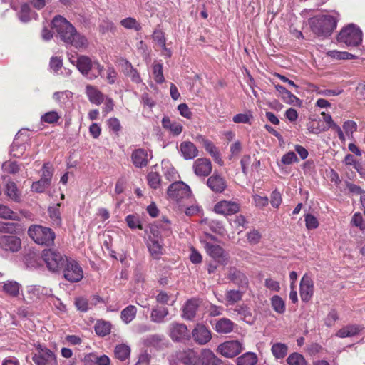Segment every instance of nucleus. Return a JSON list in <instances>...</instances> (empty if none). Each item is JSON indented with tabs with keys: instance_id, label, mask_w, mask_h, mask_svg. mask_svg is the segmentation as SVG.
Here are the masks:
<instances>
[{
	"instance_id": "nucleus-25",
	"label": "nucleus",
	"mask_w": 365,
	"mask_h": 365,
	"mask_svg": "<svg viewBox=\"0 0 365 365\" xmlns=\"http://www.w3.org/2000/svg\"><path fill=\"white\" fill-rule=\"evenodd\" d=\"M193 168L196 175L200 177L207 176L212 171L211 161H195Z\"/></svg>"
},
{
	"instance_id": "nucleus-27",
	"label": "nucleus",
	"mask_w": 365,
	"mask_h": 365,
	"mask_svg": "<svg viewBox=\"0 0 365 365\" xmlns=\"http://www.w3.org/2000/svg\"><path fill=\"white\" fill-rule=\"evenodd\" d=\"M361 329L362 328L359 325L349 324L340 329L337 331L336 336L340 338L351 337L357 335Z\"/></svg>"
},
{
	"instance_id": "nucleus-39",
	"label": "nucleus",
	"mask_w": 365,
	"mask_h": 365,
	"mask_svg": "<svg viewBox=\"0 0 365 365\" xmlns=\"http://www.w3.org/2000/svg\"><path fill=\"white\" fill-rule=\"evenodd\" d=\"M197 140L202 144L205 150L210 154L212 158H216L218 155V150L212 142L205 138L204 136L199 135Z\"/></svg>"
},
{
	"instance_id": "nucleus-12",
	"label": "nucleus",
	"mask_w": 365,
	"mask_h": 365,
	"mask_svg": "<svg viewBox=\"0 0 365 365\" xmlns=\"http://www.w3.org/2000/svg\"><path fill=\"white\" fill-rule=\"evenodd\" d=\"M36 349L38 353L32 356V360L36 365H48L56 363V355L51 350L41 344H38Z\"/></svg>"
},
{
	"instance_id": "nucleus-36",
	"label": "nucleus",
	"mask_w": 365,
	"mask_h": 365,
	"mask_svg": "<svg viewBox=\"0 0 365 365\" xmlns=\"http://www.w3.org/2000/svg\"><path fill=\"white\" fill-rule=\"evenodd\" d=\"M137 308L134 305H128L120 313L121 320L126 324L130 323L136 317Z\"/></svg>"
},
{
	"instance_id": "nucleus-45",
	"label": "nucleus",
	"mask_w": 365,
	"mask_h": 365,
	"mask_svg": "<svg viewBox=\"0 0 365 365\" xmlns=\"http://www.w3.org/2000/svg\"><path fill=\"white\" fill-rule=\"evenodd\" d=\"M60 205V203H58L54 206L49 207L48 210L49 217L52 223L57 226L61 224V217L59 208Z\"/></svg>"
},
{
	"instance_id": "nucleus-47",
	"label": "nucleus",
	"mask_w": 365,
	"mask_h": 365,
	"mask_svg": "<svg viewBox=\"0 0 365 365\" xmlns=\"http://www.w3.org/2000/svg\"><path fill=\"white\" fill-rule=\"evenodd\" d=\"M272 309L278 314H283L285 312V303L282 298L278 295L273 296L271 299Z\"/></svg>"
},
{
	"instance_id": "nucleus-37",
	"label": "nucleus",
	"mask_w": 365,
	"mask_h": 365,
	"mask_svg": "<svg viewBox=\"0 0 365 365\" xmlns=\"http://www.w3.org/2000/svg\"><path fill=\"white\" fill-rule=\"evenodd\" d=\"M258 361L257 356L254 352H246L237 359V365H256Z\"/></svg>"
},
{
	"instance_id": "nucleus-20",
	"label": "nucleus",
	"mask_w": 365,
	"mask_h": 365,
	"mask_svg": "<svg viewBox=\"0 0 365 365\" xmlns=\"http://www.w3.org/2000/svg\"><path fill=\"white\" fill-rule=\"evenodd\" d=\"M163 339L162 335L150 334L144 337L142 340V343L146 347L160 350L164 347Z\"/></svg>"
},
{
	"instance_id": "nucleus-55",
	"label": "nucleus",
	"mask_w": 365,
	"mask_h": 365,
	"mask_svg": "<svg viewBox=\"0 0 365 365\" xmlns=\"http://www.w3.org/2000/svg\"><path fill=\"white\" fill-rule=\"evenodd\" d=\"M289 365H307L304 357L299 353H292L287 359Z\"/></svg>"
},
{
	"instance_id": "nucleus-29",
	"label": "nucleus",
	"mask_w": 365,
	"mask_h": 365,
	"mask_svg": "<svg viewBox=\"0 0 365 365\" xmlns=\"http://www.w3.org/2000/svg\"><path fill=\"white\" fill-rule=\"evenodd\" d=\"M21 285L14 280H7L4 282L2 291L7 295L16 297L19 294Z\"/></svg>"
},
{
	"instance_id": "nucleus-22",
	"label": "nucleus",
	"mask_w": 365,
	"mask_h": 365,
	"mask_svg": "<svg viewBox=\"0 0 365 365\" xmlns=\"http://www.w3.org/2000/svg\"><path fill=\"white\" fill-rule=\"evenodd\" d=\"M180 150L185 160H192L198 153L196 146L190 141L182 142L180 145Z\"/></svg>"
},
{
	"instance_id": "nucleus-3",
	"label": "nucleus",
	"mask_w": 365,
	"mask_h": 365,
	"mask_svg": "<svg viewBox=\"0 0 365 365\" xmlns=\"http://www.w3.org/2000/svg\"><path fill=\"white\" fill-rule=\"evenodd\" d=\"M29 236L37 244L51 246L56 238L55 232L49 227L33 225L28 229Z\"/></svg>"
},
{
	"instance_id": "nucleus-5",
	"label": "nucleus",
	"mask_w": 365,
	"mask_h": 365,
	"mask_svg": "<svg viewBox=\"0 0 365 365\" xmlns=\"http://www.w3.org/2000/svg\"><path fill=\"white\" fill-rule=\"evenodd\" d=\"M42 259L50 271L57 272L65 266L68 257L57 250L46 249L42 252Z\"/></svg>"
},
{
	"instance_id": "nucleus-7",
	"label": "nucleus",
	"mask_w": 365,
	"mask_h": 365,
	"mask_svg": "<svg viewBox=\"0 0 365 365\" xmlns=\"http://www.w3.org/2000/svg\"><path fill=\"white\" fill-rule=\"evenodd\" d=\"M30 140V132L27 129L20 130L15 136L14 142L11 146L10 155L12 158H26L27 156H24L26 145L29 144Z\"/></svg>"
},
{
	"instance_id": "nucleus-26",
	"label": "nucleus",
	"mask_w": 365,
	"mask_h": 365,
	"mask_svg": "<svg viewBox=\"0 0 365 365\" xmlns=\"http://www.w3.org/2000/svg\"><path fill=\"white\" fill-rule=\"evenodd\" d=\"M207 185L213 192H222L226 187L225 180L219 175L210 177L207 179Z\"/></svg>"
},
{
	"instance_id": "nucleus-44",
	"label": "nucleus",
	"mask_w": 365,
	"mask_h": 365,
	"mask_svg": "<svg viewBox=\"0 0 365 365\" xmlns=\"http://www.w3.org/2000/svg\"><path fill=\"white\" fill-rule=\"evenodd\" d=\"M231 280L237 284L240 287L247 288L248 285V279L247 277L240 271L235 270L231 274Z\"/></svg>"
},
{
	"instance_id": "nucleus-24",
	"label": "nucleus",
	"mask_w": 365,
	"mask_h": 365,
	"mask_svg": "<svg viewBox=\"0 0 365 365\" xmlns=\"http://www.w3.org/2000/svg\"><path fill=\"white\" fill-rule=\"evenodd\" d=\"M197 308V300L194 299L187 300L183 307L182 317L186 319H192L196 315Z\"/></svg>"
},
{
	"instance_id": "nucleus-54",
	"label": "nucleus",
	"mask_w": 365,
	"mask_h": 365,
	"mask_svg": "<svg viewBox=\"0 0 365 365\" xmlns=\"http://www.w3.org/2000/svg\"><path fill=\"white\" fill-rule=\"evenodd\" d=\"M60 118L61 115L58 113L55 110H51L41 115V122L48 124H53L57 123Z\"/></svg>"
},
{
	"instance_id": "nucleus-58",
	"label": "nucleus",
	"mask_w": 365,
	"mask_h": 365,
	"mask_svg": "<svg viewBox=\"0 0 365 365\" xmlns=\"http://www.w3.org/2000/svg\"><path fill=\"white\" fill-rule=\"evenodd\" d=\"M149 186L153 189H157L160 185V176L155 172H150L147 175Z\"/></svg>"
},
{
	"instance_id": "nucleus-43",
	"label": "nucleus",
	"mask_w": 365,
	"mask_h": 365,
	"mask_svg": "<svg viewBox=\"0 0 365 365\" xmlns=\"http://www.w3.org/2000/svg\"><path fill=\"white\" fill-rule=\"evenodd\" d=\"M0 218L17 221L20 217L7 205L0 204Z\"/></svg>"
},
{
	"instance_id": "nucleus-56",
	"label": "nucleus",
	"mask_w": 365,
	"mask_h": 365,
	"mask_svg": "<svg viewBox=\"0 0 365 365\" xmlns=\"http://www.w3.org/2000/svg\"><path fill=\"white\" fill-rule=\"evenodd\" d=\"M120 24L125 29H135L139 31L141 29L140 24L136 21L135 19L132 17H128L120 21Z\"/></svg>"
},
{
	"instance_id": "nucleus-61",
	"label": "nucleus",
	"mask_w": 365,
	"mask_h": 365,
	"mask_svg": "<svg viewBox=\"0 0 365 365\" xmlns=\"http://www.w3.org/2000/svg\"><path fill=\"white\" fill-rule=\"evenodd\" d=\"M125 221L130 229L143 230V226L138 216L133 215H128L125 217Z\"/></svg>"
},
{
	"instance_id": "nucleus-62",
	"label": "nucleus",
	"mask_w": 365,
	"mask_h": 365,
	"mask_svg": "<svg viewBox=\"0 0 365 365\" xmlns=\"http://www.w3.org/2000/svg\"><path fill=\"white\" fill-rule=\"evenodd\" d=\"M351 224L353 226L357 227L364 232L365 230V220L363 218V216L359 212H356L352 216Z\"/></svg>"
},
{
	"instance_id": "nucleus-41",
	"label": "nucleus",
	"mask_w": 365,
	"mask_h": 365,
	"mask_svg": "<svg viewBox=\"0 0 365 365\" xmlns=\"http://www.w3.org/2000/svg\"><path fill=\"white\" fill-rule=\"evenodd\" d=\"M271 351L276 359H283L287 354L288 346L283 343H274L272 346Z\"/></svg>"
},
{
	"instance_id": "nucleus-34",
	"label": "nucleus",
	"mask_w": 365,
	"mask_h": 365,
	"mask_svg": "<svg viewBox=\"0 0 365 365\" xmlns=\"http://www.w3.org/2000/svg\"><path fill=\"white\" fill-rule=\"evenodd\" d=\"M130 347L126 344L116 345L114 349L115 356L121 361H125L130 357Z\"/></svg>"
},
{
	"instance_id": "nucleus-9",
	"label": "nucleus",
	"mask_w": 365,
	"mask_h": 365,
	"mask_svg": "<svg viewBox=\"0 0 365 365\" xmlns=\"http://www.w3.org/2000/svg\"><path fill=\"white\" fill-rule=\"evenodd\" d=\"M146 245L154 259H159L164 253L163 239L158 232H152L148 235Z\"/></svg>"
},
{
	"instance_id": "nucleus-10",
	"label": "nucleus",
	"mask_w": 365,
	"mask_h": 365,
	"mask_svg": "<svg viewBox=\"0 0 365 365\" xmlns=\"http://www.w3.org/2000/svg\"><path fill=\"white\" fill-rule=\"evenodd\" d=\"M167 194L171 200L180 202L182 199L188 198L191 190L190 187L182 181H175L170 185Z\"/></svg>"
},
{
	"instance_id": "nucleus-48",
	"label": "nucleus",
	"mask_w": 365,
	"mask_h": 365,
	"mask_svg": "<svg viewBox=\"0 0 365 365\" xmlns=\"http://www.w3.org/2000/svg\"><path fill=\"white\" fill-rule=\"evenodd\" d=\"M20 225L16 222H6L0 221V234H14L19 230Z\"/></svg>"
},
{
	"instance_id": "nucleus-33",
	"label": "nucleus",
	"mask_w": 365,
	"mask_h": 365,
	"mask_svg": "<svg viewBox=\"0 0 365 365\" xmlns=\"http://www.w3.org/2000/svg\"><path fill=\"white\" fill-rule=\"evenodd\" d=\"M168 309L165 307H155L153 308L150 313V319L155 323H163L165 322V318L168 315Z\"/></svg>"
},
{
	"instance_id": "nucleus-19",
	"label": "nucleus",
	"mask_w": 365,
	"mask_h": 365,
	"mask_svg": "<svg viewBox=\"0 0 365 365\" xmlns=\"http://www.w3.org/2000/svg\"><path fill=\"white\" fill-rule=\"evenodd\" d=\"M195 341L200 345L208 343L212 339L210 331L202 324H197L192 332Z\"/></svg>"
},
{
	"instance_id": "nucleus-30",
	"label": "nucleus",
	"mask_w": 365,
	"mask_h": 365,
	"mask_svg": "<svg viewBox=\"0 0 365 365\" xmlns=\"http://www.w3.org/2000/svg\"><path fill=\"white\" fill-rule=\"evenodd\" d=\"M234 323L227 318L219 319L215 326V329L220 334H228L233 330Z\"/></svg>"
},
{
	"instance_id": "nucleus-31",
	"label": "nucleus",
	"mask_w": 365,
	"mask_h": 365,
	"mask_svg": "<svg viewBox=\"0 0 365 365\" xmlns=\"http://www.w3.org/2000/svg\"><path fill=\"white\" fill-rule=\"evenodd\" d=\"M275 89L282 95V98L286 103L289 104H297L300 103L301 101L299 98L296 97L289 91L281 85H275Z\"/></svg>"
},
{
	"instance_id": "nucleus-4",
	"label": "nucleus",
	"mask_w": 365,
	"mask_h": 365,
	"mask_svg": "<svg viewBox=\"0 0 365 365\" xmlns=\"http://www.w3.org/2000/svg\"><path fill=\"white\" fill-rule=\"evenodd\" d=\"M76 67L81 74L89 79L97 78L103 71V66L96 60L88 56H80L76 59Z\"/></svg>"
},
{
	"instance_id": "nucleus-35",
	"label": "nucleus",
	"mask_w": 365,
	"mask_h": 365,
	"mask_svg": "<svg viewBox=\"0 0 365 365\" xmlns=\"http://www.w3.org/2000/svg\"><path fill=\"white\" fill-rule=\"evenodd\" d=\"M36 16V13L31 11L27 4H21L20 11L18 13V16L21 21L28 22L31 19H35Z\"/></svg>"
},
{
	"instance_id": "nucleus-18",
	"label": "nucleus",
	"mask_w": 365,
	"mask_h": 365,
	"mask_svg": "<svg viewBox=\"0 0 365 365\" xmlns=\"http://www.w3.org/2000/svg\"><path fill=\"white\" fill-rule=\"evenodd\" d=\"M240 210V205L236 202L222 200L218 202L214 207L215 212L224 215H231L237 213Z\"/></svg>"
},
{
	"instance_id": "nucleus-1",
	"label": "nucleus",
	"mask_w": 365,
	"mask_h": 365,
	"mask_svg": "<svg viewBox=\"0 0 365 365\" xmlns=\"http://www.w3.org/2000/svg\"><path fill=\"white\" fill-rule=\"evenodd\" d=\"M53 29L61 39L78 50L88 47V41L86 37L78 33L74 26L61 16H56L52 21Z\"/></svg>"
},
{
	"instance_id": "nucleus-59",
	"label": "nucleus",
	"mask_w": 365,
	"mask_h": 365,
	"mask_svg": "<svg viewBox=\"0 0 365 365\" xmlns=\"http://www.w3.org/2000/svg\"><path fill=\"white\" fill-rule=\"evenodd\" d=\"M153 74L157 83H162L165 81L162 63H155L153 66Z\"/></svg>"
},
{
	"instance_id": "nucleus-51",
	"label": "nucleus",
	"mask_w": 365,
	"mask_h": 365,
	"mask_svg": "<svg viewBox=\"0 0 365 365\" xmlns=\"http://www.w3.org/2000/svg\"><path fill=\"white\" fill-rule=\"evenodd\" d=\"M242 295L243 292L231 289L227 291L225 298L228 304H234L242 299Z\"/></svg>"
},
{
	"instance_id": "nucleus-28",
	"label": "nucleus",
	"mask_w": 365,
	"mask_h": 365,
	"mask_svg": "<svg viewBox=\"0 0 365 365\" xmlns=\"http://www.w3.org/2000/svg\"><path fill=\"white\" fill-rule=\"evenodd\" d=\"M24 299L29 302H36L41 300L40 285L26 286Z\"/></svg>"
},
{
	"instance_id": "nucleus-64",
	"label": "nucleus",
	"mask_w": 365,
	"mask_h": 365,
	"mask_svg": "<svg viewBox=\"0 0 365 365\" xmlns=\"http://www.w3.org/2000/svg\"><path fill=\"white\" fill-rule=\"evenodd\" d=\"M307 128L309 132L314 134L327 130V128H323L320 125V121L317 120H311L307 124Z\"/></svg>"
},
{
	"instance_id": "nucleus-13",
	"label": "nucleus",
	"mask_w": 365,
	"mask_h": 365,
	"mask_svg": "<svg viewBox=\"0 0 365 365\" xmlns=\"http://www.w3.org/2000/svg\"><path fill=\"white\" fill-rule=\"evenodd\" d=\"M243 349L242 344L237 340L227 341L220 344L217 351L227 358H232L238 355Z\"/></svg>"
},
{
	"instance_id": "nucleus-46",
	"label": "nucleus",
	"mask_w": 365,
	"mask_h": 365,
	"mask_svg": "<svg viewBox=\"0 0 365 365\" xmlns=\"http://www.w3.org/2000/svg\"><path fill=\"white\" fill-rule=\"evenodd\" d=\"M153 38L154 41H155L159 46L161 47L163 50L165 51V55L168 57L171 56V52L170 50L167 49L166 45H165V38L164 36V33L160 30H155L153 32Z\"/></svg>"
},
{
	"instance_id": "nucleus-63",
	"label": "nucleus",
	"mask_w": 365,
	"mask_h": 365,
	"mask_svg": "<svg viewBox=\"0 0 365 365\" xmlns=\"http://www.w3.org/2000/svg\"><path fill=\"white\" fill-rule=\"evenodd\" d=\"M304 221L306 228L307 230H314L319 227V221L316 217L312 214H307L304 215Z\"/></svg>"
},
{
	"instance_id": "nucleus-53",
	"label": "nucleus",
	"mask_w": 365,
	"mask_h": 365,
	"mask_svg": "<svg viewBox=\"0 0 365 365\" xmlns=\"http://www.w3.org/2000/svg\"><path fill=\"white\" fill-rule=\"evenodd\" d=\"M328 56L337 60H350L356 58V56L350 53L336 50L329 51Z\"/></svg>"
},
{
	"instance_id": "nucleus-40",
	"label": "nucleus",
	"mask_w": 365,
	"mask_h": 365,
	"mask_svg": "<svg viewBox=\"0 0 365 365\" xmlns=\"http://www.w3.org/2000/svg\"><path fill=\"white\" fill-rule=\"evenodd\" d=\"M96 334L99 336H105L110 334L111 324L104 320H98L94 326Z\"/></svg>"
},
{
	"instance_id": "nucleus-6",
	"label": "nucleus",
	"mask_w": 365,
	"mask_h": 365,
	"mask_svg": "<svg viewBox=\"0 0 365 365\" xmlns=\"http://www.w3.org/2000/svg\"><path fill=\"white\" fill-rule=\"evenodd\" d=\"M337 40L347 46H356L362 41V31L359 27L351 24L340 31Z\"/></svg>"
},
{
	"instance_id": "nucleus-17",
	"label": "nucleus",
	"mask_w": 365,
	"mask_h": 365,
	"mask_svg": "<svg viewBox=\"0 0 365 365\" xmlns=\"http://www.w3.org/2000/svg\"><path fill=\"white\" fill-rule=\"evenodd\" d=\"M300 297L303 302H308L314 294V283L307 274H305L300 282Z\"/></svg>"
},
{
	"instance_id": "nucleus-8",
	"label": "nucleus",
	"mask_w": 365,
	"mask_h": 365,
	"mask_svg": "<svg viewBox=\"0 0 365 365\" xmlns=\"http://www.w3.org/2000/svg\"><path fill=\"white\" fill-rule=\"evenodd\" d=\"M170 365H200V358L192 349L176 351L169 358Z\"/></svg>"
},
{
	"instance_id": "nucleus-2",
	"label": "nucleus",
	"mask_w": 365,
	"mask_h": 365,
	"mask_svg": "<svg viewBox=\"0 0 365 365\" xmlns=\"http://www.w3.org/2000/svg\"><path fill=\"white\" fill-rule=\"evenodd\" d=\"M339 14H323L315 16L309 19L312 31L318 36H329L336 28Z\"/></svg>"
},
{
	"instance_id": "nucleus-15",
	"label": "nucleus",
	"mask_w": 365,
	"mask_h": 365,
	"mask_svg": "<svg viewBox=\"0 0 365 365\" xmlns=\"http://www.w3.org/2000/svg\"><path fill=\"white\" fill-rule=\"evenodd\" d=\"M21 247V240L16 235H1L0 236V248L9 252H16Z\"/></svg>"
},
{
	"instance_id": "nucleus-32",
	"label": "nucleus",
	"mask_w": 365,
	"mask_h": 365,
	"mask_svg": "<svg viewBox=\"0 0 365 365\" xmlns=\"http://www.w3.org/2000/svg\"><path fill=\"white\" fill-rule=\"evenodd\" d=\"M220 359L210 349H204L201 353L200 364L202 365H217Z\"/></svg>"
},
{
	"instance_id": "nucleus-21",
	"label": "nucleus",
	"mask_w": 365,
	"mask_h": 365,
	"mask_svg": "<svg viewBox=\"0 0 365 365\" xmlns=\"http://www.w3.org/2000/svg\"><path fill=\"white\" fill-rule=\"evenodd\" d=\"M4 192L10 200L14 202H20L21 201L22 192L18 188L14 182L8 181L6 182Z\"/></svg>"
},
{
	"instance_id": "nucleus-38",
	"label": "nucleus",
	"mask_w": 365,
	"mask_h": 365,
	"mask_svg": "<svg viewBox=\"0 0 365 365\" xmlns=\"http://www.w3.org/2000/svg\"><path fill=\"white\" fill-rule=\"evenodd\" d=\"M163 170L165 178L169 181H177L179 175L177 170L169 163V161H162Z\"/></svg>"
},
{
	"instance_id": "nucleus-52",
	"label": "nucleus",
	"mask_w": 365,
	"mask_h": 365,
	"mask_svg": "<svg viewBox=\"0 0 365 365\" xmlns=\"http://www.w3.org/2000/svg\"><path fill=\"white\" fill-rule=\"evenodd\" d=\"M156 301L162 304L173 305L176 301V297L168 294L165 292L161 291L156 296Z\"/></svg>"
},
{
	"instance_id": "nucleus-60",
	"label": "nucleus",
	"mask_w": 365,
	"mask_h": 365,
	"mask_svg": "<svg viewBox=\"0 0 365 365\" xmlns=\"http://www.w3.org/2000/svg\"><path fill=\"white\" fill-rule=\"evenodd\" d=\"M51 184L45 180L40 179L38 181L34 182L31 185V190L37 193L43 192L47 188L50 187Z\"/></svg>"
},
{
	"instance_id": "nucleus-11",
	"label": "nucleus",
	"mask_w": 365,
	"mask_h": 365,
	"mask_svg": "<svg viewBox=\"0 0 365 365\" xmlns=\"http://www.w3.org/2000/svg\"><path fill=\"white\" fill-rule=\"evenodd\" d=\"M61 270H63L64 278L71 282H79L83 277L81 267L76 260L71 258H68Z\"/></svg>"
},
{
	"instance_id": "nucleus-42",
	"label": "nucleus",
	"mask_w": 365,
	"mask_h": 365,
	"mask_svg": "<svg viewBox=\"0 0 365 365\" xmlns=\"http://www.w3.org/2000/svg\"><path fill=\"white\" fill-rule=\"evenodd\" d=\"M90 361L97 365H110V359L106 355L89 354L85 357V363L88 365Z\"/></svg>"
},
{
	"instance_id": "nucleus-16",
	"label": "nucleus",
	"mask_w": 365,
	"mask_h": 365,
	"mask_svg": "<svg viewBox=\"0 0 365 365\" xmlns=\"http://www.w3.org/2000/svg\"><path fill=\"white\" fill-rule=\"evenodd\" d=\"M170 337L173 341L182 342L190 338L187 326L184 324L172 323L170 324Z\"/></svg>"
},
{
	"instance_id": "nucleus-57",
	"label": "nucleus",
	"mask_w": 365,
	"mask_h": 365,
	"mask_svg": "<svg viewBox=\"0 0 365 365\" xmlns=\"http://www.w3.org/2000/svg\"><path fill=\"white\" fill-rule=\"evenodd\" d=\"M152 158L151 153L144 148H138L132 153V160H148Z\"/></svg>"
},
{
	"instance_id": "nucleus-49",
	"label": "nucleus",
	"mask_w": 365,
	"mask_h": 365,
	"mask_svg": "<svg viewBox=\"0 0 365 365\" xmlns=\"http://www.w3.org/2000/svg\"><path fill=\"white\" fill-rule=\"evenodd\" d=\"M53 99L61 106L66 104L72 97V93L69 91H58L53 93Z\"/></svg>"
},
{
	"instance_id": "nucleus-23",
	"label": "nucleus",
	"mask_w": 365,
	"mask_h": 365,
	"mask_svg": "<svg viewBox=\"0 0 365 365\" xmlns=\"http://www.w3.org/2000/svg\"><path fill=\"white\" fill-rule=\"evenodd\" d=\"M86 93L89 101L93 104L98 106L103 102V94L93 86L88 85L86 87Z\"/></svg>"
},
{
	"instance_id": "nucleus-50",
	"label": "nucleus",
	"mask_w": 365,
	"mask_h": 365,
	"mask_svg": "<svg viewBox=\"0 0 365 365\" xmlns=\"http://www.w3.org/2000/svg\"><path fill=\"white\" fill-rule=\"evenodd\" d=\"M53 168L49 162L44 163L41 169V179L51 184Z\"/></svg>"
},
{
	"instance_id": "nucleus-14",
	"label": "nucleus",
	"mask_w": 365,
	"mask_h": 365,
	"mask_svg": "<svg viewBox=\"0 0 365 365\" xmlns=\"http://www.w3.org/2000/svg\"><path fill=\"white\" fill-rule=\"evenodd\" d=\"M204 248L207 253L215 261L222 264H227L228 255L221 246L205 240Z\"/></svg>"
}]
</instances>
